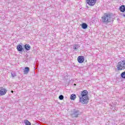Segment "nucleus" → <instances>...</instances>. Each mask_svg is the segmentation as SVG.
Segmentation results:
<instances>
[{"instance_id":"19","label":"nucleus","mask_w":125,"mask_h":125,"mask_svg":"<svg viewBox=\"0 0 125 125\" xmlns=\"http://www.w3.org/2000/svg\"><path fill=\"white\" fill-rule=\"evenodd\" d=\"M75 46L76 47V48H77V49H78V48H79V47H80V45H79V44H76L75 45Z\"/></svg>"},{"instance_id":"8","label":"nucleus","mask_w":125,"mask_h":125,"mask_svg":"<svg viewBox=\"0 0 125 125\" xmlns=\"http://www.w3.org/2000/svg\"><path fill=\"white\" fill-rule=\"evenodd\" d=\"M17 49L18 51H20V52H22L24 51L23 47L22 46V45H21L20 44H19V45H18L17 46Z\"/></svg>"},{"instance_id":"13","label":"nucleus","mask_w":125,"mask_h":125,"mask_svg":"<svg viewBox=\"0 0 125 125\" xmlns=\"http://www.w3.org/2000/svg\"><path fill=\"white\" fill-rule=\"evenodd\" d=\"M76 97H77L76 94H73L70 96V99L71 100H75V99H76Z\"/></svg>"},{"instance_id":"3","label":"nucleus","mask_w":125,"mask_h":125,"mask_svg":"<svg viewBox=\"0 0 125 125\" xmlns=\"http://www.w3.org/2000/svg\"><path fill=\"white\" fill-rule=\"evenodd\" d=\"M117 68L118 70H122L125 69V61L122 60L121 62H119L117 66Z\"/></svg>"},{"instance_id":"20","label":"nucleus","mask_w":125,"mask_h":125,"mask_svg":"<svg viewBox=\"0 0 125 125\" xmlns=\"http://www.w3.org/2000/svg\"><path fill=\"white\" fill-rule=\"evenodd\" d=\"M121 16H123V17H125V14L121 13Z\"/></svg>"},{"instance_id":"1","label":"nucleus","mask_w":125,"mask_h":125,"mask_svg":"<svg viewBox=\"0 0 125 125\" xmlns=\"http://www.w3.org/2000/svg\"><path fill=\"white\" fill-rule=\"evenodd\" d=\"M88 92L87 90H84L81 91V96H79L80 102L83 104H86L88 102Z\"/></svg>"},{"instance_id":"6","label":"nucleus","mask_w":125,"mask_h":125,"mask_svg":"<svg viewBox=\"0 0 125 125\" xmlns=\"http://www.w3.org/2000/svg\"><path fill=\"white\" fill-rule=\"evenodd\" d=\"M97 0H86V3L90 6H93L96 3Z\"/></svg>"},{"instance_id":"16","label":"nucleus","mask_w":125,"mask_h":125,"mask_svg":"<svg viewBox=\"0 0 125 125\" xmlns=\"http://www.w3.org/2000/svg\"><path fill=\"white\" fill-rule=\"evenodd\" d=\"M59 98L60 100H63L64 99V96H63V95H61L59 96Z\"/></svg>"},{"instance_id":"2","label":"nucleus","mask_w":125,"mask_h":125,"mask_svg":"<svg viewBox=\"0 0 125 125\" xmlns=\"http://www.w3.org/2000/svg\"><path fill=\"white\" fill-rule=\"evenodd\" d=\"M102 21L103 23L108 24V23L112 21V15L109 14H104V16L102 17Z\"/></svg>"},{"instance_id":"4","label":"nucleus","mask_w":125,"mask_h":125,"mask_svg":"<svg viewBox=\"0 0 125 125\" xmlns=\"http://www.w3.org/2000/svg\"><path fill=\"white\" fill-rule=\"evenodd\" d=\"M80 115H82V112L79 109H74L71 113V116L73 118H78Z\"/></svg>"},{"instance_id":"12","label":"nucleus","mask_w":125,"mask_h":125,"mask_svg":"<svg viewBox=\"0 0 125 125\" xmlns=\"http://www.w3.org/2000/svg\"><path fill=\"white\" fill-rule=\"evenodd\" d=\"M82 29H87V24L85 23H83L81 25Z\"/></svg>"},{"instance_id":"7","label":"nucleus","mask_w":125,"mask_h":125,"mask_svg":"<svg viewBox=\"0 0 125 125\" xmlns=\"http://www.w3.org/2000/svg\"><path fill=\"white\" fill-rule=\"evenodd\" d=\"M77 60L78 63H83L84 62V57L83 56H80L78 57Z\"/></svg>"},{"instance_id":"18","label":"nucleus","mask_w":125,"mask_h":125,"mask_svg":"<svg viewBox=\"0 0 125 125\" xmlns=\"http://www.w3.org/2000/svg\"><path fill=\"white\" fill-rule=\"evenodd\" d=\"M73 49H74V50H77L78 49L77 48V47H76V46L74 45L73 47Z\"/></svg>"},{"instance_id":"22","label":"nucleus","mask_w":125,"mask_h":125,"mask_svg":"<svg viewBox=\"0 0 125 125\" xmlns=\"http://www.w3.org/2000/svg\"><path fill=\"white\" fill-rule=\"evenodd\" d=\"M74 85H76V84H74Z\"/></svg>"},{"instance_id":"9","label":"nucleus","mask_w":125,"mask_h":125,"mask_svg":"<svg viewBox=\"0 0 125 125\" xmlns=\"http://www.w3.org/2000/svg\"><path fill=\"white\" fill-rule=\"evenodd\" d=\"M119 10L121 12H125V5H122L119 7Z\"/></svg>"},{"instance_id":"15","label":"nucleus","mask_w":125,"mask_h":125,"mask_svg":"<svg viewBox=\"0 0 125 125\" xmlns=\"http://www.w3.org/2000/svg\"><path fill=\"white\" fill-rule=\"evenodd\" d=\"M121 77L122 78V79H125V71L121 74Z\"/></svg>"},{"instance_id":"21","label":"nucleus","mask_w":125,"mask_h":125,"mask_svg":"<svg viewBox=\"0 0 125 125\" xmlns=\"http://www.w3.org/2000/svg\"><path fill=\"white\" fill-rule=\"evenodd\" d=\"M12 93H13V91H11Z\"/></svg>"},{"instance_id":"17","label":"nucleus","mask_w":125,"mask_h":125,"mask_svg":"<svg viewBox=\"0 0 125 125\" xmlns=\"http://www.w3.org/2000/svg\"><path fill=\"white\" fill-rule=\"evenodd\" d=\"M11 76L13 78H14V77H16V74L15 73H11Z\"/></svg>"},{"instance_id":"10","label":"nucleus","mask_w":125,"mask_h":125,"mask_svg":"<svg viewBox=\"0 0 125 125\" xmlns=\"http://www.w3.org/2000/svg\"><path fill=\"white\" fill-rule=\"evenodd\" d=\"M30 71V68L28 67H25L24 69V75H26L29 73Z\"/></svg>"},{"instance_id":"5","label":"nucleus","mask_w":125,"mask_h":125,"mask_svg":"<svg viewBox=\"0 0 125 125\" xmlns=\"http://www.w3.org/2000/svg\"><path fill=\"white\" fill-rule=\"evenodd\" d=\"M7 92V90L3 87L0 88V96H2L5 95Z\"/></svg>"},{"instance_id":"14","label":"nucleus","mask_w":125,"mask_h":125,"mask_svg":"<svg viewBox=\"0 0 125 125\" xmlns=\"http://www.w3.org/2000/svg\"><path fill=\"white\" fill-rule=\"evenodd\" d=\"M24 124L25 125H31L30 122L27 120H24Z\"/></svg>"},{"instance_id":"11","label":"nucleus","mask_w":125,"mask_h":125,"mask_svg":"<svg viewBox=\"0 0 125 125\" xmlns=\"http://www.w3.org/2000/svg\"><path fill=\"white\" fill-rule=\"evenodd\" d=\"M24 48L26 50H30L31 49V46L29 44L24 45Z\"/></svg>"}]
</instances>
